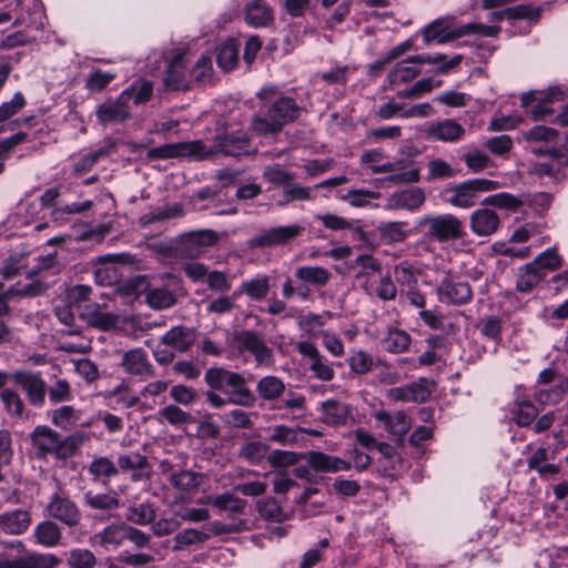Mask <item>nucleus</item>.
I'll use <instances>...</instances> for the list:
<instances>
[{"instance_id": "obj_1", "label": "nucleus", "mask_w": 568, "mask_h": 568, "mask_svg": "<svg viewBox=\"0 0 568 568\" xmlns=\"http://www.w3.org/2000/svg\"><path fill=\"white\" fill-rule=\"evenodd\" d=\"M257 97L263 102L262 108L265 113L252 120V130L255 133L260 135L277 133L285 124L297 118L296 102L292 98L281 95L274 88H263Z\"/></svg>"}, {"instance_id": "obj_2", "label": "nucleus", "mask_w": 568, "mask_h": 568, "mask_svg": "<svg viewBox=\"0 0 568 568\" xmlns=\"http://www.w3.org/2000/svg\"><path fill=\"white\" fill-rule=\"evenodd\" d=\"M31 442L37 449V456L45 457L54 455L58 459H67L74 456L90 436L84 432H75L65 438L54 429L39 425L31 433Z\"/></svg>"}, {"instance_id": "obj_3", "label": "nucleus", "mask_w": 568, "mask_h": 568, "mask_svg": "<svg viewBox=\"0 0 568 568\" xmlns=\"http://www.w3.org/2000/svg\"><path fill=\"white\" fill-rule=\"evenodd\" d=\"M204 379L212 389L226 393L232 404L251 406L255 400L254 395L246 386L245 378L236 372L211 367L205 372Z\"/></svg>"}, {"instance_id": "obj_4", "label": "nucleus", "mask_w": 568, "mask_h": 568, "mask_svg": "<svg viewBox=\"0 0 568 568\" xmlns=\"http://www.w3.org/2000/svg\"><path fill=\"white\" fill-rule=\"evenodd\" d=\"M414 231L423 233L424 240L438 243L456 241L465 235L463 222L449 213L423 215L416 221Z\"/></svg>"}, {"instance_id": "obj_5", "label": "nucleus", "mask_w": 568, "mask_h": 568, "mask_svg": "<svg viewBox=\"0 0 568 568\" xmlns=\"http://www.w3.org/2000/svg\"><path fill=\"white\" fill-rule=\"evenodd\" d=\"M204 151L197 155V161L207 160L212 156H241L250 154V139L242 132H221L217 133L207 145L203 142Z\"/></svg>"}, {"instance_id": "obj_6", "label": "nucleus", "mask_w": 568, "mask_h": 568, "mask_svg": "<svg viewBox=\"0 0 568 568\" xmlns=\"http://www.w3.org/2000/svg\"><path fill=\"white\" fill-rule=\"evenodd\" d=\"M499 183L488 179H473L446 189L452 195L447 202L459 209H468L476 205L479 194L495 191Z\"/></svg>"}, {"instance_id": "obj_7", "label": "nucleus", "mask_w": 568, "mask_h": 568, "mask_svg": "<svg viewBox=\"0 0 568 568\" xmlns=\"http://www.w3.org/2000/svg\"><path fill=\"white\" fill-rule=\"evenodd\" d=\"M219 235L212 230H199L181 235L176 242V255L183 258H197L204 251L216 244Z\"/></svg>"}, {"instance_id": "obj_8", "label": "nucleus", "mask_w": 568, "mask_h": 568, "mask_svg": "<svg viewBox=\"0 0 568 568\" xmlns=\"http://www.w3.org/2000/svg\"><path fill=\"white\" fill-rule=\"evenodd\" d=\"M234 341L241 353L247 352L254 356L257 366H273V352L258 333L251 329L240 331L234 335Z\"/></svg>"}, {"instance_id": "obj_9", "label": "nucleus", "mask_w": 568, "mask_h": 568, "mask_svg": "<svg viewBox=\"0 0 568 568\" xmlns=\"http://www.w3.org/2000/svg\"><path fill=\"white\" fill-rule=\"evenodd\" d=\"M304 231V226L300 224L271 227L250 239L247 245L251 248H266L285 245L300 237Z\"/></svg>"}, {"instance_id": "obj_10", "label": "nucleus", "mask_w": 568, "mask_h": 568, "mask_svg": "<svg viewBox=\"0 0 568 568\" xmlns=\"http://www.w3.org/2000/svg\"><path fill=\"white\" fill-rule=\"evenodd\" d=\"M45 513L49 517L61 521L68 527L78 526L82 518L78 505L62 489L50 496L45 506Z\"/></svg>"}, {"instance_id": "obj_11", "label": "nucleus", "mask_w": 568, "mask_h": 568, "mask_svg": "<svg viewBox=\"0 0 568 568\" xmlns=\"http://www.w3.org/2000/svg\"><path fill=\"white\" fill-rule=\"evenodd\" d=\"M436 294L439 302L450 305L466 304L473 297L470 285L467 282L457 280L450 272H447L437 285Z\"/></svg>"}, {"instance_id": "obj_12", "label": "nucleus", "mask_w": 568, "mask_h": 568, "mask_svg": "<svg viewBox=\"0 0 568 568\" xmlns=\"http://www.w3.org/2000/svg\"><path fill=\"white\" fill-rule=\"evenodd\" d=\"M14 383L26 393L28 402L34 407H43L47 385L40 373L18 371L12 375Z\"/></svg>"}, {"instance_id": "obj_13", "label": "nucleus", "mask_w": 568, "mask_h": 568, "mask_svg": "<svg viewBox=\"0 0 568 568\" xmlns=\"http://www.w3.org/2000/svg\"><path fill=\"white\" fill-rule=\"evenodd\" d=\"M562 99V92L558 89H551L547 92H528L521 98V105L536 121L546 120L552 114L549 104Z\"/></svg>"}, {"instance_id": "obj_14", "label": "nucleus", "mask_w": 568, "mask_h": 568, "mask_svg": "<svg viewBox=\"0 0 568 568\" xmlns=\"http://www.w3.org/2000/svg\"><path fill=\"white\" fill-rule=\"evenodd\" d=\"M95 115L102 125L124 122L131 116L130 92H122L115 100L98 105Z\"/></svg>"}, {"instance_id": "obj_15", "label": "nucleus", "mask_w": 568, "mask_h": 568, "mask_svg": "<svg viewBox=\"0 0 568 568\" xmlns=\"http://www.w3.org/2000/svg\"><path fill=\"white\" fill-rule=\"evenodd\" d=\"M203 141L195 140L189 142L169 143L148 151L149 160H166L173 158H191L197 161V155L203 152Z\"/></svg>"}, {"instance_id": "obj_16", "label": "nucleus", "mask_w": 568, "mask_h": 568, "mask_svg": "<svg viewBox=\"0 0 568 568\" xmlns=\"http://www.w3.org/2000/svg\"><path fill=\"white\" fill-rule=\"evenodd\" d=\"M184 54L183 50H175L163 78V84L166 90L185 91L190 89L191 78L185 64Z\"/></svg>"}, {"instance_id": "obj_17", "label": "nucleus", "mask_w": 568, "mask_h": 568, "mask_svg": "<svg viewBox=\"0 0 568 568\" xmlns=\"http://www.w3.org/2000/svg\"><path fill=\"white\" fill-rule=\"evenodd\" d=\"M296 349L304 358L308 359L310 369L316 378L324 382L333 379L335 375L333 367L313 343L300 342L296 345Z\"/></svg>"}, {"instance_id": "obj_18", "label": "nucleus", "mask_w": 568, "mask_h": 568, "mask_svg": "<svg viewBox=\"0 0 568 568\" xmlns=\"http://www.w3.org/2000/svg\"><path fill=\"white\" fill-rule=\"evenodd\" d=\"M422 37L425 44L432 42L447 43L458 39L457 28H454V18H438L422 30Z\"/></svg>"}, {"instance_id": "obj_19", "label": "nucleus", "mask_w": 568, "mask_h": 568, "mask_svg": "<svg viewBox=\"0 0 568 568\" xmlns=\"http://www.w3.org/2000/svg\"><path fill=\"white\" fill-rule=\"evenodd\" d=\"M131 260L129 254H108L99 256L94 277L97 283L102 286H110L118 282L119 271L114 263L125 264Z\"/></svg>"}, {"instance_id": "obj_20", "label": "nucleus", "mask_w": 568, "mask_h": 568, "mask_svg": "<svg viewBox=\"0 0 568 568\" xmlns=\"http://www.w3.org/2000/svg\"><path fill=\"white\" fill-rule=\"evenodd\" d=\"M121 365L131 375L145 381L154 376V368L142 348H134L123 354Z\"/></svg>"}, {"instance_id": "obj_21", "label": "nucleus", "mask_w": 568, "mask_h": 568, "mask_svg": "<svg viewBox=\"0 0 568 568\" xmlns=\"http://www.w3.org/2000/svg\"><path fill=\"white\" fill-rule=\"evenodd\" d=\"M59 564L53 554L27 552L12 560H0V568H55Z\"/></svg>"}, {"instance_id": "obj_22", "label": "nucleus", "mask_w": 568, "mask_h": 568, "mask_svg": "<svg viewBox=\"0 0 568 568\" xmlns=\"http://www.w3.org/2000/svg\"><path fill=\"white\" fill-rule=\"evenodd\" d=\"M406 169V161L397 160L395 162H387L381 165H371V170L375 174L379 173H388V172H397L385 179V181L390 182L393 184L400 183H413L419 180V170L418 169Z\"/></svg>"}, {"instance_id": "obj_23", "label": "nucleus", "mask_w": 568, "mask_h": 568, "mask_svg": "<svg viewBox=\"0 0 568 568\" xmlns=\"http://www.w3.org/2000/svg\"><path fill=\"white\" fill-rule=\"evenodd\" d=\"M307 464L317 473H337L341 470H349L351 463L337 457L327 455L322 452L312 450L305 453Z\"/></svg>"}, {"instance_id": "obj_24", "label": "nucleus", "mask_w": 568, "mask_h": 568, "mask_svg": "<svg viewBox=\"0 0 568 568\" xmlns=\"http://www.w3.org/2000/svg\"><path fill=\"white\" fill-rule=\"evenodd\" d=\"M426 134L429 139L442 142H457L465 134V129L454 120L447 119L432 123Z\"/></svg>"}, {"instance_id": "obj_25", "label": "nucleus", "mask_w": 568, "mask_h": 568, "mask_svg": "<svg viewBox=\"0 0 568 568\" xmlns=\"http://www.w3.org/2000/svg\"><path fill=\"white\" fill-rule=\"evenodd\" d=\"M31 514L24 509H13L0 514V530L9 535H22L30 525Z\"/></svg>"}, {"instance_id": "obj_26", "label": "nucleus", "mask_w": 568, "mask_h": 568, "mask_svg": "<svg viewBox=\"0 0 568 568\" xmlns=\"http://www.w3.org/2000/svg\"><path fill=\"white\" fill-rule=\"evenodd\" d=\"M425 193L419 187L408 189L390 195L386 209L416 211L425 203Z\"/></svg>"}, {"instance_id": "obj_27", "label": "nucleus", "mask_w": 568, "mask_h": 568, "mask_svg": "<svg viewBox=\"0 0 568 568\" xmlns=\"http://www.w3.org/2000/svg\"><path fill=\"white\" fill-rule=\"evenodd\" d=\"M374 417L384 424V429L392 436L402 438L410 429V418L403 410L390 414L382 409L375 412Z\"/></svg>"}, {"instance_id": "obj_28", "label": "nucleus", "mask_w": 568, "mask_h": 568, "mask_svg": "<svg viewBox=\"0 0 568 568\" xmlns=\"http://www.w3.org/2000/svg\"><path fill=\"white\" fill-rule=\"evenodd\" d=\"M500 224L497 213L489 209H479L470 215V229L478 236H488L495 233Z\"/></svg>"}, {"instance_id": "obj_29", "label": "nucleus", "mask_w": 568, "mask_h": 568, "mask_svg": "<svg viewBox=\"0 0 568 568\" xmlns=\"http://www.w3.org/2000/svg\"><path fill=\"white\" fill-rule=\"evenodd\" d=\"M195 331L185 326H174L162 337V344L180 353L186 352L195 342Z\"/></svg>"}, {"instance_id": "obj_30", "label": "nucleus", "mask_w": 568, "mask_h": 568, "mask_svg": "<svg viewBox=\"0 0 568 568\" xmlns=\"http://www.w3.org/2000/svg\"><path fill=\"white\" fill-rule=\"evenodd\" d=\"M83 504L92 510L112 511L120 507L121 501L115 490L110 489L106 493L88 490L83 495Z\"/></svg>"}, {"instance_id": "obj_31", "label": "nucleus", "mask_w": 568, "mask_h": 568, "mask_svg": "<svg viewBox=\"0 0 568 568\" xmlns=\"http://www.w3.org/2000/svg\"><path fill=\"white\" fill-rule=\"evenodd\" d=\"M322 419L326 425H345L351 416L349 406L343 402L327 399L322 403Z\"/></svg>"}, {"instance_id": "obj_32", "label": "nucleus", "mask_w": 568, "mask_h": 568, "mask_svg": "<svg viewBox=\"0 0 568 568\" xmlns=\"http://www.w3.org/2000/svg\"><path fill=\"white\" fill-rule=\"evenodd\" d=\"M33 537L37 544L53 548L61 544L62 530L57 523L43 520L36 526Z\"/></svg>"}, {"instance_id": "obj_33", "label": "nucleus", "mask_w": 568, "mask_h": 568, "mask_svg": "<svg viewBox=\"0 0 568 568\" xmlns=\"http://www.w3.org/2000/svg\"><path fill=\"white\" fill-rule=\"evenodd\" d=\"M245 21L253 27H265L273 21V10L264 0H253L245 7Z\"/></svg>"}, {"instance_id": "obj_34", "label": "nucleus", "mask_w": 568, "mask_h": 568, "mask_svg": "<svg viewBox=\"0 0 568 568\" xmlns=\"http://www.w3.org/2000/svg\"><path fill=\"white\" fill-rule=\"evenodd\" d=\"M383 348L393 354L406 352L412 343L410 335L398 327H388L386 335L381 341Z\"/></svg>"}, {"instance_id": "obj_35", "label": "nucleus", "mask_w": 568, "mask_h": 568, "mask_svg": "<svg viewBox=\"0 0 568 568\" xmlns=\"http://www.w3.org/2000/svg\"><path fill=\"white\" fill-rule=\"evenodd\" d=\"M407 223L402 221L383 222L377 226L381 240L386 244H395L404 242L409 231L406 227Z\"/></svg>"}, {"instance_id": "obj_36", "label": "nucleus", "mask_w": 568, "mask_h": 568, "mask_svg": "<svg viewBox=\"0 0 568 568\" xmlns=\"http://www.w3.org/2000/svg\"><path fill=\"white\" fill-rule=\"evenodd\" d=\"M81 415L82 413L80 409H75L70 405H64L53 409L50 414L51 423L63 430H70L77 426Z\"/></svg>"}, {"instance_id": "obj_37", "label": "nucleus", "mask_w": 568, "mask_h": 568, "mask_svg": "<svg viewBox=\"0 0 568 568\" xmlns=\"http://www.w3.org/2000/svg\"><path fill=\"white\" fill-rule=\"evenodd\" d=\"M387 397L396 402H425L427 394L423 386L413 383L406 386L388 389Z\"/></svg>"}, {"instance_id": "obj_38", "label": "nucleus", "mask_w": 568, "mask_h": 568, "mask_svg": "<svg viewBox=\"0 0 568 568\" xmlns=\"http://www.w3.org/2000/svg\"><path fill=\"white\" fill-rule=\"evenodd\" d=\"M542 280L544 273L537 270L531 263H527L518 270L516 288L521 293H528Z\"/></svg>"}, {"instance_id": "obj_39", "label": "nucleus", "mask_w": 568, "mask_h": 568, "mask_svg": "<svg viewBox=\"0 0 568 568\" xmlns=\"http://www.w3.org/2000/svg\"><path fill=\"white\" fill-rule=\"evenodd\" d=\"M125 524H111L102 531L94 535V539L104 548H108L109 546L119 547L125 540Z\"/></svg>"}, {"instance_id": "obj_40", "label": "nucleus", "mask_w": 568, "mask_h": 568, "mask_svg": "<svg viewBox=\"0 0 568 568\" xmlns=\"http://www.w3.org/2000/svg\"><path fill=\"white\" fill-rule=\"evenodd\" d=\"M295 276L306 284L323 287L328 283L331 274L322 266H301L296 268Z\"/></svg>"}, {"instance_id": "obj_41", "label": "nucleus", "mask_w": 568, "mask_h": 568, "mask_svg": "<svg viewBox=\"0 0 568 568\" xmlns=\"http://www.w3.org/2000/svg\"><path fill=\"white\" fill-rule=\"evenodd\" d=\"M313 189L311 186H303L300 184L288 182L282 192V197L278 200V206H286L295 201H312L314 199Z\"/></svg>"}, {"instance_id": "obj_42", "label": "nucleus", "mask_w": 568, "mask_h": 568, "mask_svg": "<svg viewBox=\"0 0 568 568\" xmlns=\"http://www.w3.org/2000/svg\"><path fill=\"white\" fill-rule=\"evenodd\" d=\"M145 301L153 310H165L176 303V296L168 288L150 287L146 290Z\"/></svg>"}, {"instance_id": "obj_43", "label": "nucleus", "mask_w": 568, "mask_h": 568, "mask_svg": "<svg viewBox=\"0 0 568 568\" xmlns=\"http://www.w3.org/2000/svg\"><path fill=\"white\" fill-rule=\"evenodd\" d=\"M285 390V384L276 376H265L257 382L256 392L265 400L280 398Z\"/></svg>"}, {"instance_id": "obj_44", "label": "nucleus", "mask_w": 568, "mask_h": 568, "mask_svg": "<svg viewBox=\"0 0 568 568\" xmlns=\"http://www.w3.org/2000/svg\"><path fill=\"white\" fill-rule=\"evenodd\" d=\"M239 61V45L234 40L221 43L216 49V62L220 68L230 71L235 68Z\"/></svg>"}, {"instance_id": "obj_45", "label": "nucleus", "mask_w": 568, "mask_h": 568, "mask_svg": "<svg viewBox=\"0 0 568 568\" xmlns=\"http://www.w3.org/2000/svg\"><path fill=\"white\" fill-rule=\"evenodd\" d=\"M88 469L94 479H100L103 483H108L111 477L119 475L118 466L108 457L94 458Z\"/></svg>"}, {"instance_id": "obj_46", "label": "nucleus", "mask_w": 568, "mask_h": 568, "mask_svg": "<svg viewBox=\"0 0 568 568\" xmlns=\"http://www.w3.org/2000/svg\"><path fill=\"white\" fill-rule=\"evenodd\" d=\"M267 452L268 445L262 442L250 440L241 445L237 456L252 465H257L265 458Z\"/></svg>"}, {"instance_id": "obj_47", "label": "nucleus", "mask_w": 568, "mask_h": 568, "mask_svg": "<svg viewBox=\"0 0 568 568\" xmlns=\"http://www.w3.org/2000/svg\"><path fill=\"white\" fill-rule=\"evenodd\" d=\"M511 412L513 419L519 427L530 426L538 415V409L529 399L516 400Z\"/></svg>"}, {"instance_id": "obj_48", "label": "nucleus", "mask_w": 568, "mask_h": 568, "mask_svg": "<svg viewBox=\"0 0 568 568\" xmlns=\"http://www.w3.org/2000/svg\"><path fill=\"white\" fill-rule=\"evenodd\" d=\"M558 133L551 128L536 125L523 133V139L528 144H556Z\"/></svg>"}, {"instance_id": "obj_49", "label": "nucleus", "mask_w": 568, "mask_h": 568, "mask_svg": "<svg viewBox=\"0 0 568 568\" xmlns=\"http://www.w3.org/2000/svg\"><path fill=\"white\" fill-rule=\"evenodd\" d=\"M169 480L175 489L181 491H191L200 486L202 476L195 471L181 470L172 473Z\"/></svg>"}, {"instance_id": "obj_50", "label": "nucleus", "mask_w": 568, "mask_h": 568, "mask_svg": "<svg viewBox=\"0 0 568 568\" xmlns=\"http://www.w3.org/2000/svg\"><path fill=\"white\" fill-rule=\"evenodd\" d=\"M119 471L146 470L150 468L148 457L138 453L129 452L118 456Z\"/></svg>"}, {"instance_id": "obj_51", "label": "nucleus", "mask_w": 568, "mask_h": 568, "mask_svg": "<svg viewBox=\"0 0 568 568\" xmlns=\"http://www.w3.org/2000/svg\"><path fill=\"white\" fill-rule=\"evenodd\" d=\"M241 293H245L252 300L264 298L270 291V282L267 276H258L250 281H245L240 286Z\"/></svg>"}, {"instance_id": "obj_52", "label": "nucleus", "mask_w": 568, "mask_h": 568, "mask_svg": "<svg viewBox=\"0 0 568 568\" xmlns=\"http://www.w3.org/2000/svg\"><path fill=\"white\" fill-rule=\"evenodd\" d=\"M547 450L538 448L528 459V467L535 469L541 477L554 476L559 473V467L555 464H546Z\"/></svg>"}, {"instance_id": "obj_53", "label": "nucleus", "mask_w": 568, "mask_h": 568, "mask_svg": "<svg viewBox=\"0 0 568 568\" xmlns=\"http://www.w3.org/2000/svg\"><path fill=\"white\" fill-rule=\"evenodd\" d=\"M126 519L135 525H148L155 519V510L149 503L129 507Z\"/></svg>"}, {"instance_id": "obj_54", "label": "nucleus", "mask_w": 568, "mask_h": 568, "mask_svg": "<svg viewBox=\"0 0 568 568\" xmlns=\"http://www.w3.org/2000/svg\"><path fill=\"white\" fill-rule=\"evenodd\" d=\"M530 263L545 275L548 271L552 272L561 267V257L556 248L551 247L540 253Z\"/></svg>"}, {"instance_id": "obj_55", "label": "nucleus", "mask_w": 568, "mask_h": 568, "mask_svg": "<svg viewBox=\"0 0 568 568\" xmlns=\"http://www.w3.org/2000/svg\"><path fill=\"white\" fill-rule=\"evenodd\" d=\"M263 179L274 186L284 187L288 182L294 181V174L280 164H271L264 168Z\"/></svg>"}, {"instance_id": "obj_56", "label": "nucleus", "mask_w": 568, "mask_h": 568, "mask_svg": "<svg viewBox=\"0 0 568 568\" xmlns=\"http://www.w3.org/2000/svg\"><path fill=\"white\" fill-rule=\"evenodd\" d=\"M426 180L432 182L436 180H447L456 175L455 169L442 159H434L427 163Z\"/></svg>"}, {"instance_id": "obj_57", "label": "nucleus", "mask_w": 568, "mask_h": 568, "mask_svg": "<svg viewBox=\"0 0 568 568\" xmlns=\"http://www.w3.org/2000/svg\"><path fill=\"white\" fill-rule=\"evenodd\" d=\"M49 399L52 404L70 402L73 399V392L67 379H55L48 388Z\"/></svg>"}, {"instance_id": "obj_58", "label": "nucleus", "mask_w": 568, "mask_h": 568, "mask_svg": "<svg viewBox=\"0 0 568 568\" xmlns=\"http://www.w3.org/2000/svg\"><path fill=\"white\" fill-rule=\"evenodd\" d=\"M0 398L10 416L22 418L24 413V403L17 392L6 388L1 392Z\"/></svg>"}, {"instance_id": "obj_59", "label": "nucleus", "mask_w": 568, "mask_h": 568, "mask_svg": "<svg viewBox=\"0 0 568 568\" xmlns=\"http://www.w3.org/2000/svg\"><path fill=\"white\" fill-rule=\"evenodd\" d=\"M304 456L303 453L274 449L267 455V462L274 468L288 467L297 464Z\"/></svg>"}, {"instance_id": "obj_60", "label": "nucleus", "mask_w": 568, "mask_h": 568, "mask_svg": "<svg viewBox=\"0 0 568 568\" xmlns=\"http://www.w3.org/2000/svg\"><path fill=\"white\" fill-rule=\"evenodd\" d=\"M500 27L499 26H486L484 23L479 22H470L464 26H460L457 28V36L458 38L465 37V36H483V37H489L495 38L499 34Z\"/></svg>"}, {"instance_id": "obj_61", "label": "nucleus", "mask_w": 568, "mask_h": 568, "mask_svg": "<svg viewBox=\"0 0 568 568\" xmlns=\"http://www.w3.org/2000/svg\"><path fill=\"white\" fill-rule=\"evenodd\" d=\"M70 568H93L97 565V558L89 549H72L67 558Z\"/></svg>"}, {"instance_id": "obj_62", "label": "nucleus", "mask_w": 568, "mask_h": 568, "mask_svg": "<svg viewBox=\"0 0 568 568\" xmlns=\"http://www.w3.org/2000/svg\"><path fill=\"white\" fill-rule=\"evenodd\" d=\"M419 72L417 68L402 63L389 72L388 82L390 85H400L413 81Z\"/></svg>"}, {"instance_id": "obj_63", "label": "nucleus", "mask_w": 568, "mask_h": 568, "mask_svg": "<svg viewBox=\"0 0 568 568\" xmlns=\"http://www.w3.org/2000/svg\"><path fill=\"white\" fill-rule=\"evenodd\" d=\"M159 414L173 426L186 425L193 422V417L190 413L182 410L175 405L165 406Z\"/></svg>"}, {"instance_id": "obj_64", "label": "nucleus", "mask_w": 568, "mask_h": 568, "mask_svg": "<svg viewBox=\"0 0 568 568\" xmlns=\"http://www.w3.org/2000/svg\"><path fill=\"white\" fill-rule=\"evenodd\" d=\"M115 79L114 73L104 72L100 69L93 70L85 82V88L91 92H100Z\"/></svg>"}]
</instances>
